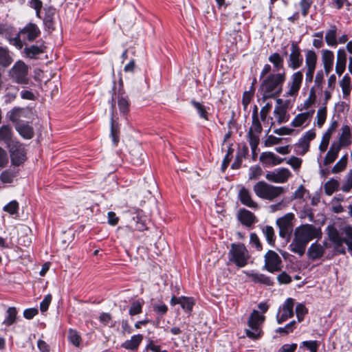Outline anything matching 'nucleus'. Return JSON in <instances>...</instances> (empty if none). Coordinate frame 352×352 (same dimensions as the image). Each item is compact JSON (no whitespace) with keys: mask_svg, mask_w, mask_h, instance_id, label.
I'll return each mask as SVG.
<instances>
[{"mask_svg":"<svg viewBox=\"0 0 352 352\" xmlns=\"http://www.w3.org/2000/svg\"><path fill=\"white\" fill-rule=\"evenodd\" d=\"M302 78L303 74L302 71H298L292 74L287 82V87L288 88V90L286 91L285 96H296L300 89Z\"/></svg>","mask_w":352,"mask_h":352,"instance_id":"obj_10","label":"nucleus"},{"mask_svg":"<svg viewBox=\"0 0 352 352\" xmlns=\"http://www.w3.org/2000/svg\"><path fill=\"white\" fill-rule=\"evenodd\" d=\"M45 16L43 18V23L45 28L48 30H53L54 29V21L56 16V10L52 8H45Z\"/></svg>","mask_w":352,"mask_h":352,"instance_id":"obj_30","label":"nucleus"},{"mask_svg":"<svg viewBox=\"0 0 352 352\" xmlns=\"http://www.w3.org/2000/svg\"><path fill=\"white\" fill-rule=\"evenodd\" d=\"M13 28L10 26L0 25V35L8 39L11 45H14L18 49L23 47V43L19 37V34H12Z\"/></svg>","mask_w":352,"mask_h":352,"instance_id":"obj_18","label":"nucleus"},{"mask_svg":"<svg viewBox=\"0 0 352 352\" xmlns=\"http://www.w3.org/2000/svg\"><path fill=\"white\" fill-rule=\"evenodd\" d=\"M238 218L241 223L247 227H250L256 222L255 215L252 212L244 208L239 211Z\"/></svg>","mask_w":352,"mask_h":352,"instance_id":"obj_23","label":"nucleus"},{"mask_svg":"<svg viewBox=\"0 0 352 352\" xmlns=\"http://www.w3.org/2000/svg\"><path fill=\"white\" fill-rule=\"evenodd\" d=\"M28 67L21 60L17 61L12 67L10 73V76L19 84H27L28 82L27 76Z\"/></svg>","mask_w":352,"mask_h":352,"instance_id":"obj_7","label":"nucleus"},{"mask_svg":"<svg viewBox=\"0 0 352 352\" xmlns=\"http://www.w3.org/2000/svg\"><path fill=\"white\" fill-rule=\"evenodd\" d=\"M319 343L316 340L304 341L300 346V350L303 347L307 348L310 352H317Z\"/></svg>","mask_w":352,"mask_h":352,"instance_id":"obj_50","label":"nucleus"},{"mask_svg":"<svg viewBox=\"0 0 352 352\" xmlns=\"http://www.w3.org/2000/svg\"><path fill=\"white\" fill-rule=\"evenodd\" d=\"M336 25L331 26V28L327 32L325 35V41L329 46H336Z\"/></svg>","mask_w":352,"mask_h":352,"instance_id":"obj_36","label":"nucleus"},{"mask_svg":"<svg viewBox=\"0 0 352 352\" xmlns=\"http://www.w3.org/2000/svg\"><path fill=\"white\" fill-rule=\"evenodd\" d=\"M10 152L11 162L14 166L20 165L25 160V151L23 145L14 142L8 146Z\"/></svg>","mask_w":352,"mask_h":352,"instance_id":"obj_14","label":"nucleus"},{"mask_svg":"<svg viewBox=\"0 0 352 352\" xmlns=\"http://www.w3.org/2000/svg\"><path fill=\"white\" fill-rule=\"evenodd\" d=\"M250 244L254 245L257 250L261 251L262 250L261 243L260 240L256 234H255V233L250 234Z\"/></svg>","mask_w":352,"mask_h":352,"instance_id":"obj_61","label":"nucleus"},{"mask_svg":"<svg viewBox=\"0 0 352 352\" xmlns=\"http://www.w3.org/2000/svg\"><path fill=\"white\" fill-rule=\"evenodd\" d=\"M13 131L11 126L3 125L0 127V142L7 144L8 147L15 141L12 140Z\"/></svg>","mask_w":352,"mask_h":352,"instance_id":"obj_25","label":"nucleus"},{"mask_svg":"<svg viewBox=\"0 0 352 352\" xmlns=\"http://www.w3.org/2000/svg\"><path fill=\"white\" fill-rule=\"evenodd\" d=\"M253 190L257 197L268 201H274L285 192L283 186H273L265 181L256 183L253 186Z\"/></svg>","mask_w":352,"mask_h":352,"instance_id":"obj_4","label":"nucleus"},{"mask_svg":"<svg viewBox=\"0 0 352 352\" xmlns=\"http://www.w3.org/2000/svg\"><path fill=\"white\" fill-rule=\"evenodd\" d=\"M52 296L50 294H47L41 301L40 304V309L42 312H45L47 310L49 305L52 301Z\"/></svg>","mask_w":352,"mask_h":352,"instance_id":"obj_64","label":"nucleus"},{"mask_svg":"<svg viewBox=\"0 0 352 352\" xmlns=\"http://www.w3.org/2000/svg\"><path fill=\"white\" fill-rule=\"evenodd\" d=\"M245 274L251 280L255 283L264 284L266 285H272L274 283L273 280L265 274L253 272H246Z\"/></svg>","mask_w":352,"mask_h":352,"instance_id":"obj_28","label":"nucleus"},{"mask_svg":"<svg viewBox=\"0 0 352 352\" xmlns=\"http://www.w3.org/2000/svg\"><path fill=\"white\" fill-rule=\"evenodd\" d=\"M285 80V72L270 74L261 84L260 90L263 100L278 96L282 91Z\"/></svg>","mask_w":352,"mask_h":352,"instance_id":"obj_2","label":"nucleus"},{"mask_svg":"<svg viewBox=\"0 0 352 352\" xmlns=\"http://www.w3.org/2000/svg\"><path fill=\"white\" fill-rule=\"evenodd\" d=\"M352 137L351 134V129L348 125H344L342 127V133L339 138L338 142L333 143L340 144V148L346 146L351 144Z\"/></svg>","mask_w":352,"mask_h":352,"instance_id":"obj_31","label":"nucleus"},{"mask_svg":"<svg viewBox=\"0 0 352 352\" xmlns=\"http://www.w3.org/2000/svg\"><path fill=\"white\" fill-rule=\"evenodd\" d=\"M262 231L268 243L274 245L276 238L274 228L270 226H265L263 228Z\"/></svg>","mask_w":352,"mask_h":352,"instance_id":"obj_42","label":"nucleus"},{"mask_svg":"<svg viewBox=\"0 0 352 352\" xmlns=\"http://www.w3.org/2000/svg\"><path fill=\"white\" fill-rule=\"evenodd\" d=\"M256 110H257V107H256L255 110L253 112L252 123L250 128L249 131H251L252 133H254L256 134H260L262 131V126L258 120Z\"/></svg>","mask_w":352,"mask_h":352,"instance_id":"obj_38","label":"nucleus"},{"mask_svg":"<svg viewBox=\"0 0 352 352\" xmlns=\"http://www.w3.org/2000/svg\"><path fill=\"white\" fill-rule=\"evenodd\" d=\"M269 61L273 64L274 71L279 72L283 70L285 72L283 66V58L278 53H273L269 56Z\"/></svg>","mask_w":352,"mask_h":352,"instance_id":"obj_34","label":"nucleus"},{"mask_svg":"<svg viewBox=\"0 0 352 352\" xmlns=\"http://www.w3.org/2000/svg\"><path fill=\"white\" fill-rule=\"evenodd\" d=\"M191 104L194 108L196 109L201 118L208 120V113L206 110V107L204 105L195 100H192Z\"/></svg>","mask_w":352,"mask_h":352,"instance_id":"obj_40","label":"nucleus"},{"mask_svg":"<svg viewBox=\"0 0 352 352\" xmlns=\"http://www.w3.org/2000/svg\"><path fill=\"white\" fill-rule=\"evenodd\" d=\"M238 197L242 204L250 208H258V204L253 200L250 191L245 187H241Z\"/></svg>","mask_w":352,"mask_h":352,"instance_id":"obj_21","label":"nucleus"},{"mask_svg":"<svg viewBox=\"0 0 352 352\" xmlns=\"http://www.w3.org/2000/svg\"><path fill=\"white\" fill-rule=\"evenodd\" d=\"M327 119V107L325 106L320 108L317 111L316 124L321 128Z\"/></svg>","mask_w":352,"mask_h":352,"instance_id":"obj_45","label":"nucleus"},{"mask_svg":"<svg viewBox=\"0 0 352 352\" xmlns=\"http://www.w3.org/2000/svg\"><path fill=\"white\" fill-rule=\"evenodd\" d=\"M316 100V92H315L314 88L312 87L310 89L308 98L304 102V104H303L304 108L307 109V108L310 107L313 104L315 103Z\"/></svg>","mask_w":352,"mask_h":352,"instance_id":"obj_57","label":"nucleus"},{"mask_svg":"<svg viewBox=\"0 0 352 352\" xmlns=\"http://www.w3.org/2000/svg\"><path fill=\"white\" fill-rule=\"evenodd\" d=\"M15 129L18 133L25 139H31L34 136L33 128L28 123L18 122L15 125Z\"/></svg>","mask_w":352,"mask_h":352,"instance_id":"obj_27","label":"nucleus"},{"mask_svg":"<svg viewBox=\"0 0 352 352\" xmlns=\"http://www.w3.org/2000/svg\"><path fill=\"white\" fill-rule=\"evenodd\" d=\"M322 58L323 65H333L334 54L331 51L328 50H324Z\"/></svg>","mask_w":352,"mask_h":352,"instance_id":"obj_54","label":"nucleus"},{"mask_svg":"<svg viewBox=\"0 0 352 352\" xmlns=\"http://www.w3.org/2000/svg\"><path fill=\"white\" fill-rule=\"evenodd\" d=\"M302 62L303 57L300 47L296 42H292L290 54L287 60L288 67L293 70L297 69L302 66Z\"/></svg>","mask_w":352,"mask_h":352,"instance_id":"obj_11","label":"nucleus"},{"mask_svg":"<svg viewBox=\"0 0 352 352\" xmlns=\"http://www.w3.org/2000/svg\"><path fill=\"white\" fill-rule=\"evenodd\" d=\"M265 319L263 314H260L256 310H253L248 320V328L245 329L246 336L254 340L261 338L263 336L262 325Z\"/></svg>","mask_w":352,"mask_h":352,"instance_id":"obj_5","label":"nucleus"},{"mask_svg":"<svg viewBox=\"0 0 352 352\" xmlns=\"http://www.w3.org/2000/svg\"><path fill=\"white\" fill-rule=\"evenodd\" d=\"M19 89L16 87L11 86L7 88V92L4 96L5 102L6 103H10L16 97Z\"/></svg>","mask_w":352,"mask_h":352,"instance_id":"obj_47","label":"nucleus"},{"mask_svg":"<svg viewBox=\"0 0 352 352\" xmlns=\"http://www.w3.org/2000/svg\"><path fill=\"white\" fill-rule=\"evenodd\" d=\"M118 105L121 113L126 114L129 110V100L127 95L123 91H119L118 95Z\"/></svg>","mask_w":352,"mask_h":352,"instance_id":"obj_32","label":"nucleus"},{"mask_svg":"<svg viewBox=\"0 0 352 352\" xmlns=\"http://www.w3.org/2000/svg\"><path fill=\"white\" fill-rule=\"evenodd\" d=\"M314 111H306L298 113L292 121L291 126L294 128L307 126L311 118L313 116Z\"/></svg>","mask_w":352,"mask_h":352,"instance_id":"obj_22","label":"nucleus"},{"mask_svg":"<svg viewBox=\"0 0 352 352\" xmlns=\"http://www.w3.org/2000/svg\"><path fill=\"white\" fill-rule=\"evenodd\" d=\"M330 246L327 241H323L322 243H313L307 250V256L312 261L318 260L324 255L326 250Z\"/></svg>","mask_w":352,"mask_h":352,"instance_id":"obj_16","label":"nucleus"},{"mask_svg":"<svg viewBox=\"0 0 352 352\" xmlns=\"http://www.w3.org/2000/svg\"><path fill=\"white\" fill-rule=\"evenodd\" d=\"M40 30L34 23H30L27 24L18 34L20 40L33 41L40 35Z\"/></svg>","mask_w":352,"mask_h":352,"instance_id":"obj_17","label":"nucleus"},{"mask_svg":"<svg viewBox=\"0 0 352 352\" xmlns=\"http://www.w3.org/2000/svg\"><path fill=\"white\" fill-rule=\"evenodd\" d=\"M302 162V161L300 158L294 156H292L286 160V163L290 165L294 170H297L300 168Z\"/></svg>","mask_w":352,"mask_h":352,"instance_id":"obj_58","label":"nucleus"},{"mask_svg":"<svg viewBox=\"0 0 352 352\" xmlns=\"http://www.w3.org/2000/svg\"><path fill=\"white\" fill-rule=\"evenodd\" d=\"M317 56L314 51L308 50L305 54V82L311 83L313 81L314 74L316 67Z\"/></svg>","mask_w":352,"mask_h":352,"instance_id":"obj_13","label":"nucleus"},{"mask_svg":"<svg viewBox=\"0 0 352 352\" xmlns=\"http://www.w3.org/2000/svg\"><path fill=\"white\" fill-rule=\"evenodd\" d=\"M13 59L10 54L9 50L0 46V65L8 67L12 63Z\"/></svg>","mask_w":352,"mask_h":352,"instance_id":"obj_35","label":"nucleus"},{"mask_svg":"<svg viewBox=\"0 0 352 352\" xmlns=\"http://www.w3.org/2000/svg\"><path fill=\"white\" fill-rule=\"evenodd\" d=\"M340 149V144L332 143L324 159V164L326 166L333 163L337 158Z\"/></svg>","mask_w":352,"mask_h":352,"instance_id":"obj_29","label":"nucleus"},{"mask_svg":"<svg viewBox=\"0 0 352 352\" xmlns=\"http://www.w3.org/2000/svg\"><path fill=\"white\" fill-rule=\"evenodd\" d=\"M44 46L41 45H31L30 47H26L24 49L25 53L27 56L30 58H34L36 55H38L43 52Z\"/></svg>","mask_w":352,"mask_h":352,"instance_id":"obj_37","label":"nucleus"},{"mask_svg":"<svg viewBox=\"0 0 352 352\" xmlns=\"http://www.w3.org/2000/svg\"><path fill=\"white\" fill-rule=\"evenodd\" d=\"M307 313V309L303 304H298L296 307V314L298 318V322H301L305 315Z\"/></svg>","mask_w":352,"mask_h":352,"instance_id":"obj_56","label":"nucleus"},{"mask_svg":"<svg viewBox=\"0 0 352 352\" xmlns=\"http://www.w3.org/2000/svg\"><path fill=\"white\" fill-rule=\"evenodd\" d=\"M331 135V129L327 130V132L324 134L321 142L319 145V150L321 153H324L327 150L330 140Z\"/></svg>","mask_w":352,"mask_h":352,"instance_id":"obj_48","label":"nucleus"},{"mask_svg":"<svg viewBox=\"0 0 352 352\" xmlns=\"http://www.w3.org/2000/svg\"><path fill=\"white\" fill-rule=\"evenodd\" d=\"M153 310L157 314H158L161 316H164V314H166V312L168 311V307L165 304H163V303L154 304L153 305Z\"/></svg>","mask_w":352,"mask_h":352,"instance_id":"obj_63","label":"nucleus"},{"mask_svg":"<svg viewBox=\"0 0 352 352\" xmlns=\"http://www.w3.org/2000/svg\"><path fill=\"white\" fill-rule=\"evenodd\" d=\"M180 305L186 311H191L194 305V300L192 298L182 296Z\"/></svg>","mask_w":352,"mask_h":352,"instance_id":"obj_49","label":"nucleus"},{"mask_svg":"<svg viewBox=\"0 0 352 352\" xmlns=\"http://www.w3.org/2000/svg\"><path fill=\"white\" fill-rule=\"evenodd\" d=\"M17 311L15 307H9L7 310V316L3 322L6 326H10L15 322Z\"/></svg>","mask_w":352,"mask_h":352,"instance_id":"obj_41","label":"nucleus"},{"mask_svg":"<svg viewBox=\"0 0 352 352\" xmlns=\"http://www.w3.org/2000/svg\"><path fill=\"white\" fill-rule=\"evenodd\" d=\"M140 211H138L135 216L129 220L126 228L131 231H143L146 229L145 219L140 215Z\"/></svg>","mask_w":352,"mask_h":352,"instance_id":"obj_20","label":"nucleus"},{"mask_svg":"<svg viewBox=\"0 0 352 352\" xmlns=\"http://www.w3.org/2000/svg\"><path fill=\"white\" fill-rule=\"evenodd\" d=\"M254 84L252 85L251 88L249 91H245L243 94L242 104L244 109H247L248 104L250 103L252 98L254 96Z\"/></svg>","mask_w":352,"mask_h":352,"instance_id":"obj_46","label":"nucleus"},{"mask_svg":"<svg viewBox=\"0 0 352 352\" xmlns=\"http://www.w3.org/2000/svg\"><path fill=\"white\" fill-rule=\"evenodd\" d=\"M143 336L141 334L133 336L130 340H126L122 344V347L128 350H135L141 343Z\"/></svg>","mask_w":352,"mask_h":352,"instance_id":"obj_33","label":"nucleus"},{"mask_svg":"<svg viewBox=\"0 0 352 352\" xmlns=\"http://www.w3.org/2000/svg\"><path fill=\"white\" fill-rule=\"evenodd\" d=\"M294 300L287 298L281 307H280L276 315V320L278 324H281L294 316Z\"/></svg>","mask_w":352,"mask_h":352,"instance_id":"obj_15","label":"nucleus"},{"mask_svg":"<svg viewBox=\"0 0 352 352\" xmlns=\"http://www.w3.org/2000/svg\"><path fill=\"white\" fill-rule=\"evenodd\" d=\"M346 63V54L343 49L338 50L337 52V60L336 65V72L341 76L345 70Z\"/></svg>","mask_w":352,"mask_h":352,"instance_id":"obj_26","label":"nucleus"},{"mask_svg":"<svg viewBox=\"0 0 352 352\" xmlns=\"http://www.w3.org/2000/svg\"><path fill=\"white\" fill-rule=\"evenodd\" d=\"M281 138L275 137L272 135H268L264 141V144L267 147H270L280 142Z\"/></svg>","mask_w":352,"mask_h":352,"instance_id":"obj_60","label":"nucleus"},{"mask_svg":"<svg viewBox=\"0 0 352 352\" xmlns=\"http://www.w3.org/2000/svg\"><path fill=\"white\" fill-rule=\"evenodd\" d=\"M248 140L252 151L254 152L259 143L258 134L248 131Z\"/></svg>","mask_w":352,"mask_h":352,"instance_id":"obj_51","label":"nucleus"},{"mask_svg":"<svg viewBox=\"0 0 352 352\" xmlns=\"http://www.w3.org/2000/svg\"><path fill=\"white\" fill-rule=\"evenodd\" d=\"M292 176L290 170L287 168H280L266 173L267 180L276 184H283L288 181Z\"/></svg>","mask_w":352,"mask_h":352,"instance_id":"obj_12","label":"nucleus"},{"mask_svg":"<svg viewBox=\"0 0 352 352\" xmlns=\"http://www.w3.org/2000/svg\"><path fill=\"white\" fill-rule=\"evenodd\" d=\"M294 217L293 213H287L276 220L279 228V236L283 238H289L292 231V220Z\"/></svg>","mask_w":352,"mask_h":352,"instance_id":"obj_8","label":"nucleus"},{"mask_svg":"<svg viewBox=\"0 0 352 352\" xmlns=\"http://www.w3.org/2000/svg\"><path fill=\"white\" fill-rule=\"evenodd\" d=\"M339 188V182L333 179L329 180L324 184V188L325 193L328 195H332Z\"/></svg>","mask_w":352,"mask_h":352,"instance_id":"obj_43","label":"nucleus"},{"mask_svg":"<svg viewBox=\"0 0 352 352\" xmlns=\"http://www.w3.org/2000/svg\"><path fill=\"white\" fill-rule=\"evenodd\" d=\"M262 173L263 170L259 166L256 165L251 166L249 169V179L252 180L258 179L261 175Z\"/></svg>","mask_w":352,"mask_h":352,"instance_id":"obj_52","label":"nucleus"},{"mask_svg":"<svg viewBox=\"0 0 352 352\" xmlns=\"http://www.w3.org/2000/svg\"><path fill=\"white\" fill-rule=\"evenodd\" d=\"M229 261L239 267H243L248 263L250 258L249 252L243 244L232 243L228 252Z\"/></svg>","mask_w":352,"mask_h":352,"instance_id":"obj_6","label":"nucleus"},{"mask_svg":"<svg viewBox=\"0 0 352 352\" xmlns=\"http://www.w3.org/2000/svg\"><path fill=\"white\" fill-rule=\"evenodd\" d=\"M68 339L74 346H78L80 345L81 338L76 331L70 329L69 331Z\"/></svg>","mask_w":352,"mask_h":352,"instance_id":"obj_55","label":"nucleus"},{"mask_svg":"<svg viewBox=\"0 0 352 352\" xmlns=\"http://www.w3.org/2000/svg\"><path fill=\"white\" fill-rule=\"evenodd\" d=\"M318 236V229L311 224H305L296 228L294 239L289 245L291 252L302 256L309 241Z\"/></svg>","mask_w":352,"mask_h":352,"instance_id":"obj_1","label":"nucleus"},{"mask_svg":"<svg viewBox=\"0 0 352 352\" xmlns=\"http://www.w3.org/2000/svg\"><path fill=\"white\" fill-rule=\"evenodd\" d=\"M144 305L143 300H137L131 303L129 310V314L131 316H135L140 314L142 311V306Z\"/></svg>","mask_w":352,"mask_h":352,"instance_id":"obj_44","label":"nucleus"},{"mask_svg":"<svg viewBox=\"0 0 352 352\" xmlns=\"http://www.w3.org/2000/svg\"><path fill=\"white\" fill-rule=\"evenodd\" d=\"M23 109L20 107H14L8 112L7 116L13 123H18L19 118L23 116Z\"/></svg>","mask_w":352,"mask_h":352,"instance_id":"obj_39","label":"nucleus"},{"mask_svg":"<svg viewBox=\"0 0 352 352\" xmlns=\"http://www.w3.org/2000/svg\"><path fill=\"white\" fill-rule=\"evenodd\" d=\"M330 240L334 245L335 251L340 254H346V248L352 254V227L346 226L340 232L335 230L329 234Z\"/></svg>","mask_w":352,"mask_h":352,"instance_id":"obj_3","label":"nucleus"},{"mask_svg":"<svg viewBox=\"0 0 352 352\" xmlns=\"http://www.w3.org/2000/svg\"><path fill=\"white\" fill-rule=\"evenodd\" d=\"M264 258V268L269 272L274 273L281 270L282 260L276 252L273 250H268Z\"/></svg>","mask_w":352,"mask_h":352,"instance_id":"obj_9","label":"nucleus"},{"mask_svg":"<svg viewBox=\"0 0 352 352\" xmlns=\"http://www.w3.org/2000/svg\"><path fill=\"white\" fill-rule=\"evenodd\" d=\"M273 113L278 124L285 123L289 120L287 106H275Z\"/></svg>","mask_w":352,"mask_h":352,"instance_id":"obj_24","label":"nucleus"},{"mask_svg":"<svg viewBox=\"0 0 352 352\" xmlns=\"http://www.w3.org/2000/svg\"><path fill=\"white\" fill-rule=\"evenodd\" d=\"M313 3L312 0H301L300 2V6L301 8L302 14L305 16L308 14L309 10Z\"/></svg>","mask_w":352,"mask_h":352,"instance_id":"obj_59","label":"nucleus"},{"mask_svg":"<svg viewBox=\"0 0 352 352\" xmlns=\"http://www.w3.org/2000/svg\"><path fill=\"white\" fill-rule=\"evenodd\" d=\"M3 210L10 214H17L19 210L18 202L15 200L11 201L3 207Z\"/></svg>","mask_w":352,"mask_h":352,"instance_id":"obj_53","label":"nucleus"},{"mask_svg":"<svg viewBox=\"0 0 352 352\" xmlns=\"http://www.w3.org/2000/svg\"><path fill=\"white\" fill-rule=\"evenodd\" d=\"M285 158H280L270 151L263 152L259 157V161L264 166L272 167L280 164Z\"/></svg>","mask_w":352,"mask_h":352,"instance_id":"obj_19","label":"nucleus"},{"mask_svg":"<svg viewBox=\"0 0 352 352\" xmlns=\"http://www.w3.org/2000/svg\"><path fill=\"white\" fill-rule=\"evenodd\" d=\"M352 188V170L348 174L345 184L342 186L341 189L344 192H349Z\"/></svg>","mask_w":352,"mask_h":352,"instance_id":"obj_62","label":"nucleus"}]
</instances>
